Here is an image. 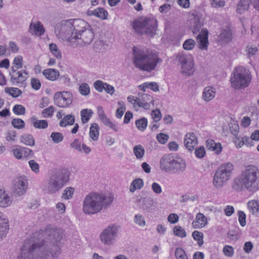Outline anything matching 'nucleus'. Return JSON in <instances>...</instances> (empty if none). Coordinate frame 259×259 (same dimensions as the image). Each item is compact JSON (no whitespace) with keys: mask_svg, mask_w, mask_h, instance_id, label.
<instances>
[{"mask_svg":"<svg viewBox=\"0 0 259 259\" xmlns=\"http://www.w3.org/2000/svg\"><path fill=\"white\" fill-rule=\"evenodd\" d=\"M63 235L62 229L48 226L45 230L34 233L24 241L18 258L30 259L35 252L38 254L36 259H48L49 252L53 258L56 257L60 253L59 245Z\"/></svg>","mask_w":259,"mask_h":259,"instance_id":"nucleus-1","label":"nucleus"},{"mask_svg":"<svg viewBox=\"0 0 259 259\" xmlns=\"http://www.w3.org/2000/svg\"><path fill=\"white\" fill-rule=\"evenodd\" d=\"M237 192L246 190L254 193L259 190V169L253 165H248L235 178L232 185Z\"/></svg>","mask_w":259,"mask_h":259,"instance_id":"nucleus-2","label":"nucleus"},{"mask_svg":"<svg viewBox=\"0 0 259 259\" xmlns=\"http://www.w3.org/2000/svg\"><path fill=\"white\" fill-rule=\"evenodd\" d=\"M111 194L92 192L85 198L82 209L87 214H95L100 212L104 207L109 205L113 200Z\"/></svg>","mask_w":259,"mask_h":259,"instance_id":"nucleus-3","label":"nucleus"},{"mask_svg":"<svg viewBox=\"0 0 259 259\" xmlns=\"http://www.w3.org/2000/svg\"><path fill=\"white\" fill-rule=\"evenodd\" d=\"M133 51L134 63L141 70L151 71L161 62L156 53H148L137 47H134Z\"/></svg>","mask_w":259,"mask_h":259,"instance_id":"nucleus-4","label":"nucleus"},{"mask_svg":"<svg viewBox=\"0 0 259 259\" xmlns=\"http://www.w3.org/2000/svg\"><path fill=\"white\" fill-rule=\"evenodd\" d=\"M135 31L140 34H146L153 36L157 30V21L147 17H139L132 24Z\"/></svg>","mask_w":259,"mask_h":259,"instance_id":"nucleus-5","label":"nucleus"},{"mask_svg":"<svg viewBox=\"0 0 259 259\" xmlns=\"http://www.w3.org/2000/svg\"><path fill=\"white\" fill-rule=\"evenodd\" d=\"M251 79L249 71L243 67L238 66L235 68L230 81L233 88L239 90L248 87Z\"/></svg>","mask_w":259,"mask_h":259,"instance_id":"nucleus-6","label":"nucleus"},{"mask_svg":"<svg viewBox=\"0 0 259 259\" xmlns=\"http://www.w3.org/2000/svg\"><path fill=\"white\" fill-rule=\"evenodd\" d=\"M234 165L231 162L222 164L217 170L213 180V185L217 190L223 188L226 182L230 179Z\"/></svg>","mask_w":259,"mask_h":259,"instance_id":"nucleus-7","label":"nucleus"},{"mask_svg":"<svg viewBox=\"0 0 259 259\" xmlns=\"http://www.w3.org/2000/svg\"><path fill=\"white\" fill-rule=\"evenodd\" d=\"M69 171L63 168L56 171L50 178L49 182L48 191L52 193L60 189L69 181Z\"/></svg>","mask_w":259,"mask_h":259,"instance_id":"nucleus-8","label":"nucleus"},{"mask_svg":"<svg viewBox=\"0 0 259 259\" xmlns=\"http://www.w3.org/2000/svg\"><path fill=\"white\" fill-rule=\"evenodd\" d=\"M127 100L136 109H138L139 108H143L146 110L149 109L151 104H153L154 103L153 97L147 94H143L139 95L138 97L130 96Z\"/></svg>","mask_w":259,"mask_h":259,"instance_id":"nucleus-9","label":"nucleus"},{"mask_svg":"<svg viewBox=\"0 0 259 259\" xmlns=\"http://www.w3.org/2000/svg\"><path fill=\"white\" fill-rule=\"evenodd\" d=\"M233 38V34L231 25L228 24L221 28L220 32L215 38V41L221 46L230 44Z\"/></svg>","mask_w":259,"mask_h":259,"instance_id":"nucleus-10","label":"nucleus"},{"mask_svg":"<svg viewBox=\"0 0 259 259\" xmlns=\"http://www.w3.org/2000/svg\"><path fill=\"white\" fill-rule=\"evenodd\" d=\"M54 104L60 108H66L72 102V95L67 91L56 92L54 96Z\"/></svg>","mask_w":259,"mask_h":259,"instance_id":"nucleus-11","label":"nucleus"},{"mask_svg":"<svg viewBox=\"0 0 259 259\" xmlns=\"http://www.w3.org/2000/svg\"><path fill=\"white\" fill-rule=\"evenodd\" d=\"M177 58L181 64L182 72L187 75H192L194 72V61L183 54H179Z\"/></svg>","mask_w":259,"mask_h":259,"instance_id":"nucleus-12","label":"nucleus"},{"mask_svg":"<svg viewBox=\"0 0 259 259\" xmlns=\"http://www.w3.org/2000/svg\"><path fill=\"white\" fill-rule=\"evenodd\" d=\"M12 152L16 158H30L33 156V152L31 149L18 145L15 146L12 149Z\"/></svg>","mask_w":259,"mask_h":259,"instance_id":"nucleus-13","label":"nucleus"},{"mask_svg":"<svg viewBox=\"0 0 259 259\" xmlns=\"http://www.w3.org/2000/svg\"><path fill=\"white\" fill-rule=\"evenodd\" d=\"M27 189V182L25 177H17L14 180V192L16 195L20 196L23 195Z\"/></svg>","mask_w":259,"mask_h":259,"instance_id":"nucleus-14","label":"nucleus"},{"mask_svg":"<svg viewBox=\"0 0 259 259\" xmlns=\"http://www.w3.org/2000/svg\"><path fill=\"white\" fill-rule=\"evenodd\" d=\"M176 156L172 154L164 155L161 159L160 167L166 172L172 171Z\"/></svg>","mask_w":259,"mask_h":259,"instance_id":"nucleus-15","label":"nucleus"},{"mask_svg":"<svg viewBox=\"0 0 259 259\" xmlns=\"http://www.w3.org/2000/svg\"><path fill=\"white\" fill-rule=\"evenodd\" d=\"M117 232V228L116 226H109L101 234L100 236L101 241L105 244H109L111 243L112 240L114 239Z\"/></svg>","mask_w":259,"mask_h":259,"instance_id":"nucleus-16","label":"nucleus"},{"mask_svg":"<svg viewBox=\"0 0 259 259\" xmlns=\"http://www.w3.org/2000/svg\"><path fill=\"white\" fill-rule=\"evenodd\" d=\"M184 144L189 151H192L198 144V138L193 132L187 133L184 139Z\"/></svg>","mask_w":259,"mask_h":259,"instance_id":"nucleus-17","label":"nucleus"},{"mask_svg":"<svg viewBox=\"0 0 259 259\" xmlns=\"http://www.w3.org/2000/svg\"><path fill=\"white\" fill-rule=\"evenodd\" d=\"M199 48L201 50L207 49L208 42V31L207 29H202L196 37Z\"/></svg>","mask_w":259,"mask_h":259,"instance_id":"nucleus-18","label":"nucleus"},{"mask_svg":"<svg viewBox=\"0 0 259 259\" xmlns=\"http://www.w3.org/2000/svg\"><path fill=\"white\" fill-rule=\"evenodd\" d=\"M27 73L25 71L18 70L11 71L10 75L11 79L16 83H23L24 82L27 76Z\"/></svg>","mask_w":259,"mask_h":259,"instance_id":"nucleus-19","label":"nucleus"},{"mask_svg":"<svg viewBox=\"0 0 259 259\" xmlns=\"http://www.w3.org/2000/svg\"><path fill=\"white\" fill-rule=\"evenodd\" d=\"M207 223V219L201 213L197 214L195 219L193 221L192 225L194 228L199 229L204 227Z\"/></svg>","mask_w":259,"mask_h":259,"instance_id":"nucleus-20","label":"nucleus"},{"mask_svg":"<svg viewBox=\"0 0 259 259\" xmlns=\"http://www.w3.org/2000/svg\"><path fill=\"white\" fill-rule=\"evenodd\" d=\"M42 74L47 79L51 81L57 80L60 75L58 70L52 68L44 70Z\"/></svg>","mask_w":259,"mask_h":259,"instance_id":"nucleus-21","label":"nucleus"},{"mask_svg":"<svg viewBox=\"0 0 259 259\" xmlns=\"http://www.w3.org/2000/svg\"><path fill=\"white\" fill-rule=\"evenodd\" d=\"M80 37L79 39L85 44H89L94 38V32L89 29H85L79 34Z\"/></svg>","mask_w":259,"mask_h":259,"instance_id":"nucleus-22","label":"nucleus"},{"mask_svg":"<svg viewBox=\"0 0 259 259\" xmlns=\"http://www.w3.org/2000/svg\"><path fill=\"white\" fill-rule=\"evenodd\" d=\"M10 197L3 190L0 189V207H6L12 203Z\"/></svg>","mask_w":259,"mask_h":259,"instance_id":"nucleus-23","label":"nucleus"},{"mask_svg":"<svg viewBox=\"0 0 259 259\" xmlns=\"http://www.w3.org/2000/svg\"><path fill=\"white\" fill-rule=\"evenodd\" d=\"M72 24L73 27V30L79 33L86 29L87 26V23L80 19L73 20Z\"/></svg>","mask_w":259,"mask_h":259,"instance_id":"nucleus-24","label":"nucleus"},{"mask_svg":"<svg viewBox=\"0 0 259 259\" xmlns=\"http://www.w3.org/2000/svg\"><path fill=\"white\" fill-rule=\"evenodd\" d=\"M91 12V15H92L101 20H106L108 18V13L103 8H97Z\"/></svg>","mask_w":259,"mask_h":259,"instance_id":"nucleus-25","label":"nucleus"},{"mask_svg":"<svg viewBox=\"0 0 259 259\" xmlns=\"http://www.w3.org/2000/svg\"><path fill=\"white\" fill-rule=\"evenodd\" d=\"M173 167L172 171L174 172H179L184 171L185 169L186 164L182 159L176 156Z\"/></svg>","mask_w":259,"mask_h":259,"instance_id":"nucleus-26","label":"nucleus"},{"mask_svg":"<svg viewBox=\"0 0 259 259\" xmlns=\"http://www.w3.org/2000/svg\"><path fill=\"white\" fill-rule=\"evenodd\" d=\"M75 122V117L72 114L64 116L59 122V125L62 127L73 125Z\"/></svg>","mask_w":259,"mask_h":259,"instance_id":"nucleus-27","label":"nucleus"},{"mask_svg":"<svg viewBox=\"0 0 259 259\" xmlns=\"http://www.w3.org/2000/svg\"><path fill=\"white\" fill-rule=\"evenodd\" d=\"M30 120L33 126L35 128L38 129H45L48 126V122L47 120L45 119H37L36 117L34 116L31 117Z\"/></svg>","mask_w":259,"mask_h":259,"instance_id":"nucleus-28","label":"nucleus"},{"mask_svg":"<svg viewBox=\"0 0 259 259\" xmlns=\"http://www.w3.org/2000/svg\"><path fill=\"white\" fill-rule=\"evenodd\" d=\"M30 31L31 33H34L38 36L41 35L45 32L43 26L39 22L36 23H31L30 25Z\"/></svg>","mask_w":259,"mask_h":259,"instance_id":"nucleus-29","label":"nucleus"},{"mask_svg":"<svg viewBox=\"0 0 259 259\" xmlns=\"http://www.w3.org/2000/svg\"><path fill=\"white\" fill-rule=\"evenodd\" d=\"M251 3V0H240L237 5V12L242 14L247 11Z\"/></svg>","mask_w":259,"mask_h":259,"instance_id":"nucleus-30","label":"nucleus"},{"mask_svg":"<svg viewBox=\"0 0 259 259\" xmlns=\"http://www.w3.org/2000/svg\"><path fill=\"white\" fill-rule=\"evenodd\" d=\"M90 137L94 141H97L99 136V126L96 123L91 124L89 132Z\"/></svg>","mask_w":259,"mask_h":259,"instance_id":"nucleus-31","label":"nucleus"},{"mask_svg":"<svg viewBox=\"0 0 259 259\" xmlns=\"http://www.w3.org/2000/svg\"><path fill=\"white\" fill-rule=\"evenodd\" d=\"M23 65V57L18 55L15 57L12 62L11 71L18 70L22 68Z\"/></svg>","mask_w":259,"mask_h":259,"instance_id":"nucleus-32","label":"nucleus"},{"mask_svg":"<svg viewBox=\"0 0 259 259\" xmlns=\"http://www.w3.org/2000/svg\"><path fill=\"white\" fill-rule=\"evenodd\" d=\"M93 114V111L90 109H83L80 111L81 120L83 124L87 123Z\"/></svg>","mask_w":259,"mask_h":259,"instance_id":"nucleus-33","label":"nucleus"},{"mask_svg":"<svg viewBox=\"0 0 259 259\" xmlns=\"http://www.w3.org/2000/svg\"><path fill=\"white\" fill-rule=\"evenodd\" d=\"M8 221L0 215V237L6 236L9 230Z\"/></svg>","mask_w":259,"mask_h":259,"instance_id":"nucleus-34","label":"nucleus"},{"mask_svg":"<svg viewBox=\"0 0 259 259\" xmlns=\"http://www.w3.org/2000/svg\"><path fill=\"white\" fill-rule=\"evenodd\" d=\"M144 185L143 181L141 179H136L131 183L130 187V191L135 192L137 189H140Z\"/></svg>","mask_w":259,"mask_h":259,"instance_id":"nucleus-35","label":"nucleus"},{"mask_svg":"<svg viewBox=\"0 0 259 259\" xmlns=\"http://www.w3.org/2000/svg\"><path fill=\"white\" fill-rule=\"evenodd\" d=\"M248 208L251 213H257L259 210V202L256 200L249 201L248 202Z\"/></svg>","mask_w":259,"mask_h":259,"instance_id":"nucleus-36","label":"nucleus"},{"mask_svg":"<svg viewBox=\"0 0 259 259\" xmlns=\"http://www.w3.org/2000/svg\"><path fill=\"white\" fill-rule=\"evenodd\" d=\"M21 141L25 145L32 146L35 144L34 139L31 135L25 134L21 136Z\"/></svg>","mask_w":259,"mask_h":259,"instance_id":"nucleus-37","label":"nucleus"},{"mask_svg":"<svg viewBox=\"0 0 259 259\" xmlns=\"http://www.w3.org/2000/svg\"><path fill=\"white\" fill-rule=\"evenodd\" d=\"M49 49L52 54L57 59H61L62 58V53L55 44H50L49 45Z\"/></svg>","mask_w":259,"mask_h":259,"instance_id":"nucleus-38","label":"nucleus"},{"mask_svg":"<svg viewBox=\"0 0 259 259\" xmlns=\"http://www.w3.org/2000/svg\"><path fill=\"white\" fill-rule=\"evenodd\" d=\"M5 92L14 98H17L21 95V91L17 88L7 87L5 89Z\"/></svg>","mask_w":259,"mask_h":259,"instance_id":"nucleus-39","label":"nucleus"},{"mask_svg":"<svg viewBox=\"0 0 259 259\" xmlns=\"http://www.w3.org/2000/svg\"><path fill=\"white\" fill-rule=\"evenodd\" d=\"M138 129L142 132L144 131L148 125V120L146 118L143 117L138 120H137L135 122Z\"/></svg>","mask_w":259,"mask_h":259,"instance_id":"nucleus-40","label":"nucleus"},{"mask_svg":"<svg viewBox=\"0 0 259 259\" xmlns=\"http://www.w3.org/2000/svg\"><path fill=\"white\" fill-rule=\"evenodd\" d=\"M118 105L119 107L116 111V116L118 118H121L126 110L125 104L123 101H119Z\"/></svg>","mask_w":259,"mask_h":259,"instance_id":"nucleus-41","label":"nucleus"},{"mask_svg":"<svg viewBox=\"0 0 259 259\" xmlns=\"http://www.w3.org/2000/svg\"><path fill=\"white\" fill-rule=\"evenodd\" d=\"M176 259H189L185 250L182 247H177L175 252Z\"/></svg>","mask_w":259,"mask_h":259,"instance_id":"nucleus-42","label":"nucleus"},{"mask_svg":"<svg viewBox=\"0 0 259 259\" xmlns=\"http://www.w3.org/2000/svg\"><path fill=\"white\" fill-rule=\"evenodd\" d=\"M133 152L137 159L142 158L145 154V150L141 145L135 146L134 147Z\"/></svg>","mask_w":259,"mask_h":259,"instance_id":"nucleus-43","label":"nucleus"},{"mask_svg":"<svg viewBox=\"0 0 259 259\" xmlns=\"http://www.w3.org/2000/svg\"><path fill=\"white\" fill-rule=\"evenodd\" d=\"M173 232L175 236L180 238H184L187 236L185 230L180 226H175L173 228Z\"/></svg>","mask_w":259,"mask_h":259,"instance_id":"nucleus-44","label":"nucleus"},{"mask_svg":"<svg viewBox=\"0 0 259 259\" xmlns=\"http://www.w3.org/2000/svg\"><path fill=\"white\" fill-rule=\"evenodd\" d=\"M192 237L193 239L197 241L199 246L203 244V235L202 233L198 231H194L192 233Z\"/></svg>","mask_w":259,"mask_h":259,"instance_id":"nucleus-45","label":"nucleus"},{"mask_svg":"<svg viewBox=\"0 0 259 259\" xmlns=\"http://www.w3.org/2000/svg\"><path fill=\"white\" fill-rule=\"evenodd\" d=\"M55 111V107L53 106H50L42 111V116L44 118H51L53 116Z\"/></svg>","mask_w":259,"mask_h":259,"instance_id":"nucleus-46","label":"nucleus"},{"mask_svg":"<svg viewBox=\"0 0 259 259\" xmlns=\"http://www.w3.org/2000/svg\"><path fill=\"white\" fill-rule=\"evenodd\" d=\"M257 51L258 49L256 47L247 46L245 48V52L246 53L247 57L249 59L254 57L256 55Z\"/></svg>","mask_w":259,"mask_h":259,"instance_id":"nucleus-47","label":"nucleus"},{"mask_svg":"<svg viewBox=\"0 0 259 259\" xmlns=\"http://www.w3.org/2000/svg\"><path fill=\"white\" fill-rule=\"evenodd\" d=\"M223 150V147L220 143H216L214 140H211V151H213L217 155L220 154Z\"/></svg>","mask_w":259,"mask_h":259,"instance_id":"nucleus-48","label":"nucleus"},{"mask_svg":"<svg viewBox=\"0 0 259 259\" xmlns=\"http://www.w3.org/2000/svg\"><path fill=\"white\" fill-rule=\"evenodd\" d=\"M229 126L231 133L234 136H237L239 132V126L237 121L232 120L230 122Z\"/></svg>","mask_w":259,"mask_h":259,"instance_id":"nucleus-49","label":"nucleus"},{"mask_svg":"<svg viewBox=\"0 0 259 259\" xmlns=\"http://www.w3.org/2000/svg\"><path fill=\"white\" fill-rule=\"evenodd\" d=\"M12 125L18 129H21L25 126L24 121L20 118H14L12 120Z\"/></svg>","mask_w":259,"mask_h":259,"instance_id":"nucleus-50","label":"nucleus"},{"mask_svg":"<svg viewBox=\"0 0 259 259\" xmlns=\"http://www.w3.org/2000/svg\"><path fill=\"white\" fill-rule=\"evenodd\" d=\"M195 45V42L193 39H186L183 45V48L185 50H192Z\"/></svg>","mask_w":259,"mask_h":259,"instance_id":"nucleus-51","label":"nucleus"},{"mask_svg":"<svg viewBox=\"0 0 259 259\" xmlns=\"http://www.w3.org/2000/svg\"><path fill=\"white\" fill-rule=\"evenodd\" d=\"M51 137L55 143H59L63 140V136L62 133L59 132H53Z\"/></svg>","mask_w":259,"mask_h":259,"instance_id":"nucleus-52","label":"nucleus"},{"mask_svg":"<svg viewBox=\"0 0 259 259\" xmlns=\"http://www.w3.org/2000/svg\"><path fill=\"white\" fill-rule=\"evenodd\" d=\"M13 111L16 115H24L25 113V108L22 105L17 104L13 107Z\"/></svg>","mask_w":259,"mask_h":259,"instance_id":"nucleus-53","label":"nucleus"},{"mask_svg":"<svg viewBox=\"0 0 259 259\" xmlns=\"http://www.w3.org/2000/svg\"><path fill=\"white\" fill-rule=\"evenodd\" d=\"M151 116L155 122L159 121L161 119V113L159 109L153 110Z\"/></svg>","mask_w":259,"mask_h":259,"instance_id":"nucleus-54","label":"nucleus"},{"mask_svg":"<svg viewBox=\"0 0 259 259\" xmlns=\"http://www.w3.org/2000/svg\"><path fill=\"white\" fill-rule=\"evenodd\" d=\"M79 32L73 30L71 35L68 37L67 41L70 43L75 42L78 39H79L80 36Z\"/></svg>","mask_w":259,"mask_h":259,"instance_id":"nucleus-55","label":"nucleus"},{"mask_svg":"<svg viewBox=\"0 0 259 259\" xmlns=\"http://www.w3.org/2000/svg\"><path fill=\"white\" fill-rule=\"evenodd\" d=\"M80 93L82 95H87L90 92V89L89 85L87 83H82L79 88Z\"/></svg>","mask_w":259,"mask_h":259,"instance_id":"nucleus-56","label":"nucleus"},{"mask_svg":"<svg viewBox=\"0 0 259 259\" xmlns=\"http://www.w3.org/2000/svg\"><path fill=\"white\" fill-rule=\"evenodd\" d=\"M233 141L237 148H241L244 145L243 137L234 136Z\"/></svg>","mask_w":259,"mask_h":259,"instance_id":"nucleus-57","label":"nucleus"},{"mask_svg":"<svg viewBox=\"0 0 259 259\" xmlns=\"http://www.w3.org/2000/svg\"><path fill=\"white\" fill-rule=\"evenodd\" d=\"M97 111L99 118L101 120L103 123L108 118L105 114L104 111L102 106H98L97 107Z\"/></svg>","mask_w":259,"mask_h":259,"instance_id":"nucleus-58","label":"nucleus"},{"mask_svg":"<svg viewBox=\"0 0 259 259\" xmlns=\"http://www.w3.org/2000/svg\"><path fill=\"white\" fill-rule=\"evenodd\" d=\"M169 138V136L165 134L160 133L157 135L156 139L157 141L162 144L166 143Z\"/></svg>","mask_w":259,"mask_h":259,"instance_id":"nucleus-59","label":"nucleus"},{"mask_svg":"<svg viewBox=\"0 0 259 259\" xmlns=\"http://www.w3.org/2000/svg\"><path fill=\"white\" fill-rule=\"evenodd\" d=\"M74 189L73 188H67L64 190L62 197L65 199H68L72 197Z\"/></svg>","mask_w":259,"mask_h":259,"instance_id":"nucleus-60","label":"nucleus"},{"mask_svg":"<svg viewBox=\"0 0 259 259\" xmlns=\"http://www.w3.org/2000/svg\"><path fill=\"white\" fill-rule=\"evenodd\" d=\"M238 215L239 217V222L242 227H244L246 225V214L245 213L239 210L238 212Z\"/></svg>","mask_w":259,"mask_h":259,"instance_id":"nucleus-61","label":"nucleus"},{"mask_svg":"<svg viewBox=\"0 0 259 259\" xmlns=\"http://www.w3.org/2000/svg\"><path fill=\"white\" fill-rule=\"evenodd\" d=\"M105 83L101 80H98L95 82L94 86L97 91L102 92L104 90Z\"/></svg>","mask_w":259,"mask_h":259,"instance_id":"nucleus-62","label":"nucleus"},{"mask_svg":"<svg viewBox=\"0 0 259 259\" xmlns=\"http://www.w3.org/2000/svg\"><path fill=\"white\" fill-rule=\"evenodd\" d=\"M195 153L197 158H202L205 155V149L203 146H200L195 149Z\"/></svg>","mask_w":259,"mask_h":259,"instance_id":"nucleus-63","label":"nucleus"},{"mask_svg":"<svg viewBox=\"0 0 259 259\" xmlns=\"http://www.w3.org/2000/svg\"><path fill=\"white\" fill-rule=\"evenodd\" d=\"M103 123L104 125L109 127L115 132H116L118 131L119 128L118 125L116 123L111 122L109 118H108L107 120H105Z\"/></svg>","mask_w":259,"mask_h":259,"instance_id":"nucleus-64","label":"nucleus"}]
</instances>
